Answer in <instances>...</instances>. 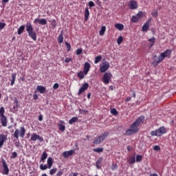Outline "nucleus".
<instances>
[{"instance_id": "f257e3e1", "label": "nucleus", "mask_w": 176, "mask_h": 176, "mask_svg": "<svg viewBox=\"0 0 176 176\" xmlns=\"http://www.w3.org/2000/svg\"><path fill=\"white\" fill-rule=\"evenodd\" d=\"M145 121V116H141L130 126V129L125 132L126 135H133L140 131V125Z\"/></svg>"}, {"instance_id": "f03ea898", "label": "nucleus", "mask_w": 176, "mask_h": 176, "mask_svg": "<svg viewBox=\"0 0 176 176\" xmlns=\"http://www.w3.org/2000/svg\"><path fill=\"white\" fill-rule=\"evenodd\" d=\"M25 28L30 38H32L33 41H36V32L34 30L31 23H26Z\"/></svg>"}, {"instance_id": "7ed1b4c3", "label": "nucleus", "mask_w": 176, "mask_h": 176, "mask_svg": "<svg viewBox=\"0 0 176 176\" xmlns=\"http://www.w3.org/2000/svg\"><path fill=\"white\" fill-rule=\"evenodd\" d=\"M167 132V129L164 126H161L157 129L155 131H151L150 134L152 137H162Z\"/></svg>"}, {"instance_id": "20e7f679", "label": "nucleus", "mask_w": 176, "mask_h": 176, "mask_svg": "<svg viewBox=\"0 0 176 176\" xmlns=\"http://www.w3.org/2000/svg\"><path fill=\"white\" fill-rule=\"evenodd\" d=\"M19 135L21 138H24L25 135V128L24 126H21L20 129H16L14 132V137L16 140H19Z\"/></svg>"}, {"instance_id": "39448f33", "label": "nucleus", "mask_w": 176, "mask_h": 176, "mask_svg": "<svg viewBox=\"0 0 176 176\" xmlns=\"http://www.w3.org/2000/svg\"><path fill=\"white\" fill-rule=\"evenodd\" d=\"M108 135H109V132L106 131V132L102 133L98 137L95 138L94 141L93 142V144L98 145V144H101V142H102V141H104L105 140V138H107V137H108Z\"/></svg>"}, {"instance_id": "423d86ee", "label": "nucleus", "mask_w": 176, "mask_h": 176, "mask_svg": "<svg viewBox=\"0 0 176 176\" xmlns=\"http://www.w3.org/2000/svg\"><path fill=\"white\" fill-rule=\"evenodd\" d=\"M172 53H173V51L170 49H168L165 52H162L160 54L159 58L163 61V60H164L166 57H167L168 58H170V57H171Z\"/></svg>"}, {"instance_id": "0eeeda50", "label": "nucleus", "mask_w": 176, "mask_h": 176, "mask_svg": "<svg viewBox=\"0 0 176 176\" xmlns=\"http://www.w3.org/2000/svg\"><path fill=\"white\" fill-rule=\"evenodd\" d=\"M111 79H112V74L109 72H106L104 74L102 77V81L104 85H108V83L111 82Z\"/></svg>"}, {"instance_id": "6e6552de", "label": "nucleus", "mask_w": 176, "mask_h": 176, "mask_svg": "<svg viewBox=\"0 0 176 176\" xmlns=\"http://www.w3.org/2000/svg\"><path fill=\"white\" fill-rule=\"evenodd\" d=\"M1 163L3 168L2 174H3V175H8L9 174V167H8V164H6V160H5V159H2Z\"/></svg>"}, {"instance_id": "1a4fd4ad", "label": "nucleus", "mask_w": 176, "mask_h": 176, "mask_svg": "<svg viewBox=\"0 0 176 176\" xmlns=\"http://www.w3.org/2000/svg\"><path fill=\"white\" fill-rule=\"evenodd\" d=\"M109 67H111V65L108 62H103L102 65L100 67V72H102V74H104V72H107V71L109 69Z\"/></svg>"}, {"instance_id": "9d476101", "label": "nucleus", "mask_w": 176, "mask_h": 176, "mask_svg": "<svg viewBox=\"0 0 176 176\" xmlns=\"http://www.w3.org/2000/svg\"><path fill=\"white\" fill-rule=\"evenodd\" d=\"M34 24H40L41 25H46L47 24V21H46L45 19H35L34 20Z\"/></svg>"}, {"instance_id": "9b49d317", "label": "nucleus", "mask_w": 176, "mask_h": 176, "mask_svg": "<svg viewBox=\"0 0 176 176\" xmlns=\"http://www.w3.org/2000/svg\"><path fill=\"white\" fill-rule=\"evenodd\" d=\"M87 89H89V83L85 82L79 89L78 96H80V94H82L83 91H85V90H87Z\"/></svg>"}, {"instance_id": "f8f14e48", "label": "nucleus", "mask_w": 176, "mask_h": 176, "mask_svg": "<svg viewBox=\"0 0 176 176\" xmlns=\"http://www.w3.org/2000/svg\"><path fill=\"white\" fill-rule=\"evenodd\" d=\"M30 140L31 141H36V140H38L40 142H43V138L36 135V133H32Z\"/></svg>"}, {"instance_id": "ddd939ff", "label": "nucleus", "mask_w": 176, "mask_h": 176, "mask_svg": "<svg viewBox=\"0 0 176 176\" xmlns=\"http://www.w3.org/2000/svg\"><path fill=\"white\" fill-rule=\"evenodd\" d=\"M8 140V135L5 134H1L0 135V148H2L3 146V144L6 142Z\"/></svg>"}, {"instance_id": "4468645a", "label": "nucleus", "mask_w": 176, "mask_h": 176, "mask_svg": "<svg viewBox=\"0 0 176 176\" xmlns=\"http://www.w3.org/2000/svg\"><path fill=\"white\" fill-rule=\"evenodd\" d=\"M90 71V63L89 62H85L84 65L83 73L84 75H87Z\"/></svg>"}, {"instance_id": "2eb2a0df", "label": "nucleus", "mask_w": 176, "mask_h": 176, "mask_svg": "<svg viewBox=\"0 0 176 176\" xmlns=\"http://www.w3.org/2000/svg\"><path fill=\"white\" fill-rule=\"evenodd\" d=\"M75 153L74 150H70L68 151H65L63 153V157H65V159H68V157L69 156H72V155H74V153Z\"/></svg>"}, {"instance_id": "dca6fc26", "label": "nucleus", "mask_w": 176, "mask_h": 176, "mask_svg": "<svg viewBox=\"0 0 176 176\" xmlns=\"http://www.w3.org/2000/svg\"><path fill=\"white\" fill-rule=\"evenodd\" d=\"M129 8L131 9V10H134V9H137V8H138V5L137 4V1H135L134 0H131L129 2Z\"/></svg>"}, {"instance_id": "f3484780", "label": "nucleus", "mask_w": 176, "mask_h": 176, "mask_svg": "<svg viewBox=\"0 0 176 176\" xmlns=\"http://www.w3.org/2000/svg\"><path fill=\"white\" fill-rule=\"evenodd\" d=\"M149 23H151V19H148L142 26V31L145 32V31H148L149 30Z\"/></svg>"}, {"instance_id": "a211bd4d", "label": "nucleus", "mask_w": 176, "mask_h": 176, "mask_svg": "<svg viewBox=\"0 0 176 176\" xmlns=\"http://www.w3.org/2000/svg\"><path fill=\"white\" fill-rule=\"evenodd\" d=\"M1 123L3 126V127H6L8 124V118H6V116L1 117Z\"/></svg>"}, {"instance_id": "6ab92c4d", "label": "nucleus", "mask_w": 176, "mask_h": 176, "mask_svg": "<svg viewBox=\"0 0 176 176\" xmlns=\"http://www.w3.org/2000/svg\"><path fill=\"white\" fill-rule=\"evenodd\" d=\"M37 91L41 93V94H43L46 91V88L42 85L37 86Z\"/></svg>"}, {"instance_id": "aec40b11", "label": "nucleus", "mask_w": 176, "mask_h": 176, "mask_svg": "<svg viewBox=\"0 0 176 176\" xmlns=\"http://www.w3.org/2000/svg\"><path fill=\"white\" fill-rule=\"evenodd\" d=\"M89 16H90V12L89 11V8H86L85 10V21H87L89 20Z\"/></svg>"}, {"instance_id": "412c9836", "label": "nucleus", "mask_w": 176, "mask_h": 176, "mask_svg": "<svg viewBox=\"0 0 176 176\" xmlns=\"http://www.w3.org/2000/svg\"><path fill=\"white\" fill-rule=\"evenodd\" d=\"M101 163H102V157H99L96 163V167L98 168V170L101 168V166H100Z\"/></svg>"}, {"instance_id": "4be33fe9", "label": "nucleus", "mask_w": 176, "mask_h": 176, "mask_svg": "<svg viewBox=\"0 0 176 176\" xmlns=\"http://www.w3.org/2000/svg\"><path fill=\"white\" fill-rule=\"evenodd\" d=\"M47 163L48 168H52L53 166V158H52L51 157H48L47 160Z\"/></svg>"}, {"instance_id": "5701e85b", "label": "nucleus", "mask_w": 176, "mask_h": 176, "mask_svg": "<svg viewBox=\"0 0 176 176\" xmlns=\"http://www.w3.org/2000/svg\"><path fill=\"white\" fill-rule=\"evenodd\" d=\"M129 164H134L135 163V155H131L128 160Z\"/></svg>"}, {"instance_id": "b1692460", "label": "nucleus", "mask_w": 176, "mask_h": 176, "mask_svg": "<svg viewBox=\"0 0 176 176\" xmlns=\"http://www.w3.org/2000/svg\"><path fill=\"white\" fill-rule=\"evenodd\" d=\"M114 27L117 30H119V31H122V30L124 28V25L122 23H116L115 24Z\"/></svg>"}, {"instance_id": "393cba45", "label": "nucleus", "mask_w": 176, "mask_h": 176, "mask_svg": "<svg viewBox=\"0 0 176 176\" xmlns=\"http://www.w3.org/2000/svg\"><path fill=\"white\" fill-rule=\"evenodd\" d=\"M63 31L60 32L59 36L58 37V43H63L64 42V36H63Z\"/></svg>"}, {"instance_id": "a878e982", "label": "nucleus", "mask_w": 176, "mask_h": 176, "mask_svg": "<svg viewBox=\"0 0 176 176\" xmlns=\"http://www.w3.org/2000/svg\"><path fill=\"white\" fill-rule=\"evenodd\" d=\"M24 30H25V26L21 25L17 30L18 35H21L22 33L24 32Z\"/></svg>"}, {"instance_id": "bb28decb", "label": "nucleus", "mask_w": 176, "mask_h": 176, "mask_svg": "<svg viewBox=\"0 0 176 176\" xmlns=\"http://www.w3.org/2000/svg\"><path fill=\"white\" fill-rule=\"evenodd\" d=\"M47 159V153L46 151L43 152V154L41 157V162H43V163H45V160Z\"/></svg>"}, {"instance_id": "cd10ccee", "label": "nucleus", "mask_w": 176, "mask_h": 176, "mask_svg": "<svg viewBox=\"0 0 176 176\" xmlns=\"http://www.w3.org/2000/svg\"><path fill=\"white\" fill-rule=\"evenodd\" d=\"M155 41H156V38H155V37H153L148 39V42H150V44H149L150 49L152 48V47L155 45Z\"/></svg>"}, {"instance_id": "c85d7f7f", "label": "nucleus", "mask_w": 176, "mask_h": 176, "mask_svg": "<svg viewBox=\"0 0 176 176\" xmlns=\"http://www.w3.org/2000/svg\"><path fill=\"white\" fill-rule=\"evenodd\" d=\"M107 30V27L105 26H102L101 29L99 32V34L102 36V35H104V34H105V31Z\"/></svg>"}, {"instance_id": "c756f323", "label": "nucleus", "mask_w": 176, "mask_h": 176, "mask_svg": "<svg viewBox=\"0 0 176 176\" xmlns=\"http://www.w3.org/2000/svg\"><path fill=\"white\" fill-rule=\"evenodd\" d=\"M93 151L94 152H96L97 153H101L104 152V148L102 147H99L97 148H94Z\"/></svg>"}, {"instance_id": "7c9ffc66", "label": "nucleus", "mask_w": 176, "mask_h": 176, "mask_svg": "<svg viewBox=\"0 0 176 176\" xmlns=\"http://www.w3.org/2000/svg\"><path fill=\"white\" fill-rule=\"evenodd\" d=\"M76 122H78V117H73L69 120V124H73V123H76Z\"/></svg>"}, {"instance_id": "2f4dec72", "label": "nucleus", "mask_w": 176, "mask_h": 176, "mask_svg": "<svg viewBox=\"0 0 176 176\" xmlns=\"http://www.w3.org/2000/svg\"><path fill=\"white\" fill-rule=\"evenodd\" d=\"M11 76V86H13V85H14V82H16V73H13Z\"/></svg>"}, {"instance_id": "473e14b6", "label": "nucleus", "mask_w": 176, "mask_h": 176, "mask_svg": "<svg viewBox=\"0 0 176 176\" xmlns=\"http://www.w3.org/2000/svg\"><path fill=\"white\" fill-rule=\"evenodd\" d=\"M138 20H140V18H138L137 16H132L131 19V21L132 23H138Z\"/></svg>"}, {"instance_id": "72a5a7b5", "label": "nucleus", "mask_w": 176, "mask_h": 176, "mask_svg": "<svg viewBox=\"0 0 176 176\" xmlns=\"http://www.w3.org/2000/svg\"><path fill=\"white\" fill-rule=\"evenodd\" d=\"M162 60L161 58L158 56V60H154L153 63H152V65H154L155 67H156V65H157L158 64H160V63H162Z\"/></svg>"}, {"instance_id": "f704fd0d", "label": "nucleus", "mask_w": 176, "mask_h": 176, "mask_svg": "<svg viewBox=\"0 0 176 176\" xmlns=\"http://www.w3.org/2000/svg\"><path fill=\"white\" fill-rule=\"evenodd\" d=\"M58 129L60 131H65V125L63 124H58Z\"/></svg>"}, {"instance_id": "c9c22d12", "label": "nucleus", "mask_w": 176, "mask_h": 176, "mask_svg": "<svg viewBox=\"0 0 176 176\" xmlns=\"http://www.w3.org/2000/svg\"><path fill=\"white\" fill-rule=\"evenodd\" d=\"M49 168V166L46 164H40V170H42L43 171L45 170H47Z\"/></svg>"}, {"instance_id": "e433bc0d", "label": "nucleus", "mask_w": 176, "mask_h": 176, "mask_svg": "<svg viewBox=\"0 0 176 176\" xmlns=\"http://www.w3.org/2000/svg\"><path fill=\"white\" fill-rule=\"evenodd\" d=\"M135 162H137V163H140V162H142V155H138L136 156Z\"/></svg>"}, {"instance_id": "4c0bfd02", "label": "nucleus", "mask_w": 176, "mask_h": 176, "mask_svg": "<svg viewBox=\"0 0 176 176\" xmlns=\"http://www.w3.org/2000/svg\"><path fill=\"white\" fill-rule=\"evenodd\" d=\"M102 57L101 56H98L96 57H95V60H94V63L95 64H98L99 61H101Z\"/></svg>"}, {"instance_id": "58836bf2", "label": "nucleus", "mask_w": 176, "mask_h": 176, "mask_svg": "<svg viewBox=\"0 0 176 176\" xmlns=\"http://www.w3.org/2000/svg\"><path fill=\"white\" fill-rule=\"evenodd\" d=\"M77 76L80 78V79H83L85 78V73L83 72H79L77 74Z\"/></svg>"}, {"instance_id": "ea45409f", "label": "nucleus", "mask_w": 176, "mask_h": 176, "mask_svg": "<svg viewBox=\"0 0 176 176\" xmlns=\"http://www.w3.org/2000/svg\"><path fill=\"white\" fill-rule=\"evenodd\" d=\"M110 112L111 113V115H114L115 116H116V115H118V110H116V108H112L110 110Z\"/></svg>"}, {"instance_id": "a19ab883", "label": "nucleus", "mask_w": 176, "mask_h": 176, "mask_svg": "<svg viewBox=\"0 0 176 176\" xmlns=\"http://www.w3.org/2000/svg\"><path fill=\"white\" fill-rule=\"evenodd\" d=\"M4 113H5V108H3V107H1L0 108V116H1V118L5 116Z\"/></svg>"}, {"instance_id": "79ce46f5", "label": "nucleus", "mask_w": 176, "mask_h": 176, "mask_svg": "<svg viewBox=\"0 0 176 176\" xmlns=\"http://www.w3.org/2000/svg\"><path fill=\"white\" fill-rule=\"evenodd\" d=\"M56 173H57V168H52L50 170V175H54V174H56Z\"/></svg>"}, {"instance_id": "37998d69", "label": "nucleus", "mask_w": 176, "mask_h": 176, "mask_svg": "<svg viewBox=\"0 0 176 176\" xmlns=\"http://www.w3.org/2000/svg\"><path fill=\"white\" fill-rule=\"evenodd\" d=\"M151 14H152L153 17H157V16H159V13L157 12V10H155L151 12Z\"/></svg>"}, {"instance_id": "c03bdc74", "label": "nucleus", "mask_w": 176, "mask_h": 176, "mask_svg": "<svg viewBox=\"0 0 176 176\" xmlns=\"http://www.w3.org/2000/svg\"><path fill=\"white\" fill-rule=\"evenodd\" d=\"M14 102L15 104V106H14V109L19 108V100L16 98H14Z\"/></svg>"}, {"instance_id": "a18cd8bd", "label": "nucleus", "mask_w": 176, "mask_h": 176, "mask_svg": "<svg viewBox=\"0 0 176 176\" xmlns=\"http://www.w3.org/2000/svg\"><path fill=\"white\" fill-rule=\"evenodd\" d=\"M123 42V37L122 36H120L117 40L118 45H120Z\"/></svg>"}, {"instance_id": "49530a36", "label": "nucleus", "mask_w": 176, "mask_h": 176, "mask_svg": "<svg viewBox=\"0 0 176 176\" xmlns=\"http://www.w3.org/2000/svg\"><path fill=\"white\" fill-rule=\"evenodd\" d=\"M6 27V23L0 22V31H2Z\"/></svg>"}, {"instance_id": "de8ad7c7", "label": "nucleus", "mask_w": 176, "mask_h": 176, "mask_svg": "<svg viewBox=\"0 0 176 176\" xmlns=\"http://www.w3.org/2000/svg\"><path fill=\"white\" fill-rule=\"evenodd\" d=\"M16 157H17V153L14 151L10 156V159H16Z\"/></svg>"}, {"instance_id": "09e8293b", "label": "nucleus", "mask_w": 176, "mask_h": 176, "mask_svg": "<svg viewBox=\"0 0 176 176\" xmlns=\"http://www.w3.org/2000/svg\"><path fill=\"white\" fill-rule=\"evenodd\" d=\"M65 46H67V52H69V50H71V44H69L68 42H66Z\"/></svg>"}, {"instance_id": "8fccbe9b", "label": "nucleus", "mask_w": 176, "mask_h": 176, "mask_svg": "<svg viewBox=\"0 0 176 176\" xmlns=\"http://www.w3.org/2000/svg\"><path fill=\"white\" fill-rule=\"evenodd\" d=\"M117 168H118V164H113L111 166V170H113V171H115V170H116Z\"/></svg>"}, {"instance_id": "3c124183", "label": "nucleus", "mask_w": 176, "mask_h": 176, "mask_svg": "<svg viewBox=\"0 0 176 176\" xmlns=\"http://www.w3.org/2000/svg\"><path fill=\"white\" fill-rule=\"evenodd\" d=\"M57 26V24L56 23V20L55 19H53L52 20V27L53 28H56V27Z\"/></svg>"}, {"instance_id": "603ef678", "label": "nucleus", "mask_w": 176, "mask_h": 176, "mask_svg": "<svg viewBox=\"0 0 176 176\" xmlns=\"http://www.w3.org/2000/svg\"><path fill=\"white\" fill-rule=\"evenodd\" d=\"M88 5L89 8H94V6H96V4L93 1H89Z\"/></svg>"}, {"instance_id": "864d4df0", "label": "nucleus", "mask_w": 176, "mask_h": 176, "mask_svg": "<svg viewBox=\"0 0 176 176\" xmlns=\"http://www.w3.org/2000/svg\"><path fill=\"white\" fill-rule=\"evenodd\" d=\"M144 13L142 11H140L138 14H137V16L138 17V19H140V17H142Z\"/></svg>"}, {"instance_id": "5fc2aeb1", "label": "nucleus", "mask_w": 176, "mask_h": 176, "mask_svg": "<svg viewBox=\"0 0 176 176\" xmlns=\"http://www.w3.org/2000/svg\"><path fill=\"white\" fill-rule=\"evenodd\" d=\"M63 175V170L60 169L59 171L57 172L56 176H62Z\"/></svg>"}, {"instance_id": "6e6d98bb", "label": "nucleus", "mask_w": 176, "mask_h": 176, "mask_svg": "<svg viewBox=\"0 0 176 176\" xmlns=\"http://www.w3.org/2000/svg\"><path fill=\"white\" fill-rule=\"evenodd\" d=\"M76 54H77V56H79L80 54H82V49H78L76 50Z\"/></svg>"}, {"instance_id": "4d7b16f0", "label": "nucleus", "mask_w": 176, "mask_h": 176, "mask_svg": "<svg viewBox=\"0 0 176 176\" xmlns=\"http://www.w3.org/2000/svg\"><path fill=\"white\" fill-rule=\"evenodd\" d=\"M154 151H160V146L156 145L153 146Z\"/></svg>"}, {"instance_id": "13d9d810", "label": "nucleus", "mask_w": 176, "mask_h": 176, "mask_svg": "<svg viewBox=\"0 0 176 176\" xmlns=\"http://www.w3.org/2000/svg\"><path fill=\"white\" fill-rule=\"evenodd\" d=\"M59 87L58 85V83H55L54 85H53V89L54 90H57V88Z\"/></svg>"}, {"instance_id": "bf43d9fd", "label": "nucleus", "mask_w": 176, "mask_h": 176, "mask_svg": "<svg viewBox=\"0 0 176 176\" xmlns=\"http://www.w3.org/2000/svg\"><path fill=\"white\" fill-rule=\"evenodd\" d=\"M70 61H72V58H66L65 59V63H69Z\"/></svg>"}, {"instance_id": "052dcab7", "label": "nucleus", "mask_w": 176, "mask_h": 176, "mask_svg": "<svg viewBox=\"0 0 176 176\" xmlns=\"http://www.w3.org/2000/svg\"><path fill=\"white\" fill-rule=\"evenodd\" d=\"M15 146H16V148H19V146H20V142H16L14 143Z\"/></svg>"}, {"instance_id": "680f3d73", "label": "nucleus", "mask_w": 176, "mask_h": 176, "mask_svg": "<svg viewBox=\"0 0 176 176\" xmlns=\"http://www.w3.org/2000/svg\"><path fill=\"white\" fill-rule=\"evenodd\" d=\"M33 98H34V100H38V94H34L33 95Z\"/></svg>"}, {"instance_id": "e2e57ef3", "label": "nucleus", "mask_w": 176, "mask_h": 176, "mask_svg": "<svg viewBox=\"0 0 176 176\" xmlns=\"http://www.w3.org/2000/svg\"><path fill=\"white\" fill-rule=\"evenodd\" d=\"M126 102H129V101H131V97H128L125 99Z\"/></svg>"}, {"instance_id": "0e129e2a", "label": "nucleus", "mask_w": 176, "mask_h": 176, "mask_svg": "<svg viewBox=\"0 0 176 176\" xmlns=\"http://www.w3.org/2000/svg\"><path fill=\"white\" fill-rule=\"evenodd\" d=\"M38 120H39L40 122H42V120H43V117L42 116V115H40V116H38Z\"/></svg>"}, {"instance_id": "69168bd1", "label": "nucleus", "mask_w": 176, "mask_h": 176, "mask_svg": "<svg viewBox=\"0 0 176 176\" xmlns=\"http://www.w3.org/2000/svg\"><path fill=\"white\" fill-rule=\"evenodd\" d=\"M126 149L129 152H130V151L132 149V147H131V146H127Z\"/></svg>"}, {"instance_id": "338daca9", "label": "nucleus", "mask_w": 176, "mask_h": 176, "mask_svg": "<svg viewBox=\"0 0 176 176\" xmlns=\"http://www.w3.org/2000/svg\"><path fill=\"white\" fill-rule=\"evenodd\" d=\"M132 93H133L132 96L133 97V98H135V97H136L135 91H133Z\"/></svg>"}, {"instance_id": "774afa93", "label": "nucleus", "mask_w": 176, "mask_h": 176, "mask_svg": "<svg viewBox=\"0 0 176 176\" xmlns=\"http://www.w3.org/2000/svg\"><path fill=\"white\" fill-rule=\"evenodd\" d=\"M150 176H159L157 173H152L150 175Z\"/></svg>"}]
</instances>
